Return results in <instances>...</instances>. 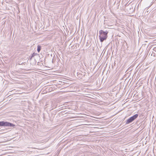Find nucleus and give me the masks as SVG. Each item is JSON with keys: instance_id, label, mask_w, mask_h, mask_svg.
<instances>
[{"instance_id": "obj_3", "label": "nucleus", "mask_w": 156, "mask_h": 156, "mask_svg": "<svg viewBox=\"0 0 156 156\" xmlns=\"http://www.w3.org/2000/svg\"><path fill=\"white\" fill-rule=\"evenodd\" d=\"M138 115L136 114L131 117L129 118L128 119L126 122V124H129L132 122H133L135 119L138 116Z\"/></svg>"}, {"instance_id": "obj_2", "label": "nucleus", "mask_w": 156, "mask_h": 156, "mask_svg": "<svg viewBox=\"0 0 156 156\" xmlns=\"http://www.w3.org/2000/svg\"><path fill=\"white\" fill-rule=\"evenodd\" d=\"M15 125L11 123L5 121L0 122V126H4L7 127H14Z\"/></svg>"}, {"instance_id": "obj_4", "label": "nucleus", "mask_w": 156, "mask_h": 156, "mask_svg": "<svg viewBox=\"0 0 156 156\" xmlns=\"http://www.w3.org/2000/svg\"><path fill=\"white\" fill-rule=\"evenodd\" d=\"M41 46L40 45L37 46V51L38 53H39L41 50Z\"/></svg>"}, {"instance_id": "obj_5", "label": "nucleus", "mask_w": 156, "mask_h": 156, "mask_svg": "<svg viewBox=\"0 0 156 156\" xmlns=\"http://www.w3.org/2000/svg\"><path fill=\"white\" fill-rule=\"evenodd\" d=\"M23 63V62H22L21 61H19V64L20 65H22Z\"/></svg>"}, {"instance_id": "obj_1", "label": "nucleus", "mask_w": 156, "mask_h": 156, "mask_svg": "<svg viewBox=\"0 0 156 156\" xmlns=\"http://www.w3.org/2000/svg\"><path fill=\"white\" fill-rule=\"evenodd\" d=\"M108 32L107 31H104L102 30L99 31V37L100 41L101 42H103L107 39Z\"/></svg>"}, {"instance_id": "obj_6", "label": "nucleus", "mask_w": 156, "mask_h": 156, "mask_svg": "<svg viewBox=\"0 0 156 156\" xmlns=\"http://www.w3.org/2000/svg\"><path fill=\"white\" fill-rule=\"evenodd\" d=\"M35 55V53H34L32 55L31 58L34 57Z\"/></svg>"}, {"instance_id": "obj_7", "label": "nucleus", "mask_w": 156, "mask_h": 156, "mask_svg": "<svg viewBox=\"0 0 156 156\" xmlns=\"http://www.w3.org/2000/svg\"><path fill=\"white\" fill-rule=\"evenodd\" d=\"M154 50L155 51H156V48H154Z\"/></svg>"}]
</instances>
